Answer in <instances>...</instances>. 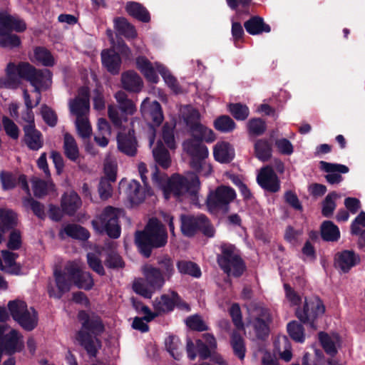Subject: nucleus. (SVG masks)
Here are the masks:
<instances>
[{"label":"nucleus","instance_id":"1","mask_svg":"<svg viewBox=\"0 0 365 365\" xmlns=\"http://www.w3.org/2000/svg\"><path fill=\"white\" fill-rule=\"evenodd\" d=\"M6 78L0 79V87L16 88L21 80L29 82L34 88V92L39 94L36 106L41 100V89L47 87L48 83L51 82L52 73L48 69H38L29 62L20 61L17 64L9 62L5 69Z\"/></svg>","mask_w":365,"mask_h":365},{"label":"nucleus","instance_id":"2","mask_svg":"<svg viewBox=\"0 0 365 365\" xmlns=\"http://www.w3.org/2000/svg\"><path fill=\"white\" fill-rule=\"evenodd\" d=\"M77 317L81 328L76 331L75 339L90 357H96L102 346L99 337L106 331L103 319L97 313L86 310H80Z\"/></svg>","mask_w":365,"mask_h":365},{"label":"nucleus","instance_id":"3","mask_svg":"<svg viewBox=\"0 0 365 365\" xmlns=\"http://www.w3.org/2000/svg\"><path fill=\"white\" fill-rule=\"evenodd\" d=\"M135 243L139 253L149 258L153 250L164 247L168 243L165 225L158 218H150L143 230L135 232Z\"/></svg>","mask_w":365,"mask_h":365},{"label":"nucleus","instance_id":"4","mask_svg":"<svg viewBox=\"0 0 365 365\" xmlns=\"http://www.w3.org/2000/svg\"><path fill=\"white\" fill-rule=\"evenodd\" d=\"M220 253L217 255V262L220 269L227 275L241 277L246 269V265L237 253L235 245L222 243L220 246Z\"/></svg>","mask_w":365,"mask_h":365},{"label":"nucleus","instance_id":"5","mask_svg":"<svg viewBox=\"0 0 365 365\" xmlns=\"http://www.w3.org/2000/svg\"><path fill=\"white\" fill-rule=\"evenodd\" d=\"M180 231L183 236L193 237L200 232L207 237H213L215 230L210 220L205 215H197L182 214L180 216Z\"/></svg>","mask_w":365,"mask_h":365},{"label":"nucleus","instance_id":"6","mask_svg":"<svg viewBox=\"0 0 365 365\" xmlns=\"http://www.w3.org/2000/svg\"><path fill=\"white\" fill-rule=\"evenodd\" d=\"M186 153L190 156V167L197 173L203 176H208L212 169L210 164L206 163L209 151L202 142L198 140H187L183 143Z\"/></svg>","mask_w":365,"mask_h":365},{"label":"nucleus","instance_id":"7","mask_svg":"<svg viewBox=\"0 0 365 365\" xmlns=\"http://www.w3.org/2000/svg\"><path fill=\"white\" fill-rule=\"evenodd\" d=\"M92 225L99 233H106L110 238L118 239L121 233L118 209L106 207L98 219L92 221Z\"/></svg>","mask_w":365,"mask_h":365},{"label":"nucleus","instance_id":"8","mask_svg":"<svg viewBox=\"0 0 365 365\" xmlns=\"http://www.w3.org/2000/svg\"><path fill=\"white\" fill-rule=\"evenodd\" d=\"M235 190L229 186L220 185L210 191L206 199L207 210L212 213L221 212L223 214L230 211V203L236 198Z\"/></svg>","mask_w":365,"mask_h":365},{"label":"nucleus","instance_id":"9","mask_svg":"<svg viewBox=\"0 0 365 365\" xmlns=\"http://www.w3.org/2000/svg\"><path fill=\"white\" fill-rule=\"evenodd\" d=\"M8 309L13 319L25 331H31L37 327L38 313L33 307H31V312L25 302L9 301Z\"/></svg>","mask_w":365,"mask_h":365},{"label":"nucleus","instance_id":"10","mask_svg":"<svg viewBox=\"0 0 365 365\" xmlns=\"http://www.w3.org/2000/svg\"><path fill=\"white\" fill-rule=\"evenodd\" d=\"M325 310L324 302L319 297L309 299L305 297L303 306L297 308L295 314L302 323L315 328L316 321L322 317Z\"/></svg>","mask_w":365,"mask_h":365},{"label":"nucleus","instance_id":"11","mask_svg":"<svg viewBox=\"0 0 365 365\" xmlns=\"http://www.w3.org/2000/svg\"><path fill=\"white\" fill-rule=\"evenodd\" d=\"M200 182L199 178L195 175L188 180L186 178L179 174L173 175L168 180L165 195L173 194L176 197H180L185 193L195 195L200 188Z\"/></svg>","mask_w":365,"mask_h":365},{"label":"nucleus","instance_id":"12","mask_svg":"<svg viewBox=\"0 0 365 365\" xmlns=\"http://www.w3.org/2000/svg\"><path fill=\"white\" fill-rule=\"evenodd\" d=\"M140 110L144 120L148 121L149 128L155 136L156 128L159 127L164 120L160 103L157 101H154L148 105L143 102Z\"/></svg>","mask_w":365,"mask_h":365},{"label":"nucleus","instance_id":"13","mask_svg":"<svg viewBox=\"0 0 365 365\" xmlns=\"http://www.w3.org/2000/svg\"><path fill=\"white\" fill-rule=\"evenodd\" d=\"M259 185L266 191L272 193L280 190V181L273 168L267 165L263 167L257 177Z\"/></svg>","mask_w":365,"mask_h":365},{"label":"nucleus","instance_id":"14","mask_svg":"<svg viewBox=\"0 0 365 365\" xmlns=\"http://www.w3.org/2000/svg\"><path fill=\"white\" fill-rule=\"evenodd\" d=\"M66 269L73 279V284L78 289L89 291L93 287L94 280L90 272L83 271L76 264H71L66 267Z\"/></svg>","mask_w":365,"mask_h":365},{"label":"nucleus","instance_id":"15","mask_svg":"<svg viewBox=\"0 0 365 365\" xmlns=\"http://www.w3.org/2000/svg\"><path fill=\"white\" fill-rule=\"evenodd\" d=\"M118 149L122 153L134 157L137 154L138 141L135 135V130L129 129L128 133H118L117 135Z\"/></svg>","mask_w":365,"mask_h":365},{"label":"nucleus","instance_id":"16","mask_svg":"<svg viewBox=\"0 0 365 365\" xmlns=\"http://www.w3.org/2000/svg\"><path fill=\"white\" fill-rule=\"evenodd\" d=\"M320 168L328 174L325 176L327 181L331 184H338L343 180L340 173H347L349 168L342 164L331 163L326 161L319 162Z\"/></svg>","mask_w":365,"mask_h":365},{"label":"nucleus","instance_id":"17","mask_svg":"<svg viewBox=\"0 0 365 365\" xmlns=\"http://www.w3.org/2000/svg\"><path fill=\"white\" fill-rule=\"evenodd\" d=\"M175 307L179 308H187L188 304L185 302L178 293L171 291L170 294H163L160 302L157 304L155 309L164 313L172 312Z\"/></svg>","mask_w":365,"mask_h":365},{"label":"nucleus","instance_id":"18","mask_svg":"<svg viewBox=\"0 0 365 365\" xmlns=\"http://www.w3.org/2000/svg\"><path fill=\"white\" fill-rule=\"evenodd\" d=\"M54 278L58 292L53 289H48V293L50 297L60 299L63 295L69 292L73 283V279L68 274V272H62L61 270H56L54 272Z\"/></svg>","mask_w":365,"mask_h":365},{"label":"nucleus","instance_id":"19","mask_svg":"<svg viewBox=\"0 0 365 365\" xmlns=\"http://www.w3.org/2000/svg\"><path fill=\"white\" fill-rule=\"evenodd\" d=\"M101 56L102 65L107 71L113 76L119 74L122 63L119 53L113 49H104Z\"/></svg>","mask_w":365,"mask_h":365},{"label":"nucleus","instance_id":"20","mask_svg":"<svg viewBox=\"0 0 365 365\" xmlns=\"http://www.w3.org/2000/svg\"><path fill=\"white\" fill-rule=\"evenodd\" d=\"M24 142L31 150L37 151L43 146L42 133L36 128V125H24Z\"/></svg>","mask_w":365,"mask_h":365},{"label":"nucleus","instance_id":"21","mask_svg":"<svg viewBox=\"0 0 365 365\" xmlns=\"http://www.w3.org/2000/svg\"><path fill=\"white\" fill-rule=\"evenodd\" d=\"M158 269L153 265H148L143 268L145 282L155 291L161 289L167 280Z\"/></svg>","mask_w":365,"mask_h":365},{"label":"nucleus","instance_id":"22","mask_svg":"<svg viewBox=\"0 0 365 365\" xmlns=\"http://www.w3.org/2000/svg\"><path fill=\"white\" fill-rule=\"evenodd\" d=\"M205 342L201 339L196 340V350L202 360H206L211 356L212 351L217 349L216 339L212 334L205 333L202 335Z\"/></svg>","mask_w":365,"mask_h":365},{"label":"nucleus","instance_id":"23","mask_svg":"<svg viewBox=\"0 0 365 365\" xmlns=\"http://www.w3.org/2000/svg\"><path fill=\"white\" fill-rule=\"evenodd\" d=\"M120 81L123 89L129 92L138 93L143 86L141 77L132 70L123 72L121 74Z\"/></svg>","mask_w":365,"mask_h":365},{"label":"nucleus","instance_id":"24","mask_svg":"<svg viewBox=\"0 0 365 365\" xmlns=\"http://www.w3.org/2000/svg\"><path fill=\"white\" fill-rule=\"evenodd\" d=\"M17 224V215L13 210L0 209V244L3 241V235L9 230H16Z\"/></svg>","mask_w":365,"mask_h":365},{"label":"nucleus","instance_id":"25","mask_svg":"<svg viewBox=\"0 0 365 365\" xmlns=\"http://www.w3.org/2000/svg\"><path fill=\"white\" fill-rule=\"evenodd\" d=\"M246 31L252 35L256 36L263 33H269L271 27L266 24L264 19L259 16H252L244 23Z\"/></svg>","mask_w":365,"mask_h":365},{"label":"nucleus","instance_id":"26","mask_svg":"<svg viewBox=\"0 0 365 365\" xmlns=\"http://www.w3.org/2000/svg\"><path fill=\"white\" fill-rule=\"evenodd\" d=\"M128 14L138 21L148 23L150 21V14L148 10L140 3L128 1L125 7Z\"/></svg>","mask_w":365,"mask_h":365},{"label":"nucleus","instance_id":"27","mask_svg":"<svg viewBox=\"0 0 365 365\" xmlns=\"http://www.w3.org/2000/svg\"><path fill=\"white\" fill-rule=\"evenodd\" d=\"M1 255L5 263L4 268L1 271L11 275L21 274L22 267L16 261L19 257V254L5 250L1 251Z\"/></svg>","mask_w":365,"mask_h":365},{"label":"nucleus","instance_id":"28","mask_svg":"<svg viewBox=\"0 0 365 365\" xmlns=\"http://www.w3.org/2000/svg\"><path fill=\"white\" fill-rule=\"evenodd\" d=\"M338 267L344 272H348L359 261V257L352 250H344L336 255Z\"/></svg>","mask_w":365,"mask_h":365},{"label":"nucleus","instance_id":"29","mask_svg":"<svg viewBox=\"0 0 365 365\" xmlns=\"http://www.w3.org/2000/svg\"><path fill=\"white\" fill-rule=\"evenodd\" d=\"M135 62L137 68L148 82L152 83H157L158 82V76L151 62L145 56H138Z\"/></svg>","mask_w":365,"mask_h":365},{"label":"nucleus","instance_id":"30","mask_svg":"<svg viewBox=\"0 0 365 365\" xmlns=\"http://www.w3.org/2000/svg\"><path fill=\"white\" fill-rule=\"evenodd\" d=\"M81 204L82 202L80 197L75 192H71L68 195L65 194L62 197V211L69 216L74 215L78 209L81 207Z\"/></svg>","mask_w":365,"mask_h":365},{"label":"nucleus","instance_id":"31","mask_svg":"<svg viewBox=\"0 0 365 365\" xmlns=\"http://www.w3.org/2000/svg\"><path fill=\"white\" fill-rule=\"evenodd\" d=\"M213 155L215 160L221 163H229L234 158L230 144L224 141L215 145Z\"/></svg>","mask_w":365,"mask_h":365},{"label":"nucleus","instance_id":"32","mask_svg":"<svg viewBox=\"0 0 365 365\" xmlns=\"http://www.w3.org/2000/svg\"><path fill=\"white\" fill-rule=\"evenodd\" d=\"M114 28L117 32L127 39L136 38L138 34L135 26L125 17H116L114 19Z\"/></svg>","mask_w":365,"mask_h":365},{"label":"nucleus","instance_id":"33","mask_svg":"<svg viewBox=\"0 0 365 365\" xmlns=\"http://www.w3.org/2000/svg\"><path fill=\"white\" fill-rule=\"evenodd\" d=\"M320 236L324 242H337L340 231L332 221L325 220L320 225Z\"/></svg>","mask_w":365,"mask_h":365},{"label":"nucleus","instance_id":"34","mask_svg":"<svg viewBox=\"0 0 365 365\" xmlns=\"http://www.w3.org/2000/svg\"><path fill=\"white\" fill-rule=\"evenodd\" d=\"M190 130L192 133V138L189 140L212 143L215 140V135L214 132L201 123L195 125V126L191 128Z\"/></svg>","mask_w":365,"mask_h":365},{"label":"nucleus","instance_id":"35","mask_svg":"<svg viewBox=\"0 0 365 365\" xmlns=\"http://www.w3.org/2000/svg\"><path fill=\"white\" fill-rule=\"evenodd\" d=\"M108 247L109 250L104 260L106 267L113 269L123 268L125 267V262L122 257L115 250V242H109Z\"/></svg>","mask_w":365,"mask_h":365},{"label":"nucleus","instance_id":"36","mask_svg":"<svg viewBox=\"0 0 365 365\" xmlns=\"http://www.w3.org/2000/svg\"><path fill=\"white\" fill-rule=\"evenodd\" d=\"M63 150L66 157L73 162L79 158V150L75 138L68 133L63 136Z\"/></svg>","mask_w":365,"mask_h":365},{"label":"nucleus","instance_id":"37","mask_svg":"<svg viewBox=\"0 0 365 365\" xmlns=\"http://www.w3.org/2000/svg\"><path fill=\"white\" fill-rule=\"evenodd\" d=\"M270 322L271 319L269 316L265 317L264 319L260 317H257L254 319L252 322V327L256 337L258 339L264 340L268 337L269 334Z\"/></svg>","mask_w":365,"mask_h":365},{"label":"nucleus","instance_id":"38","mask_svg":"<svg viewBox=\"0 0 365 365\" xmlns=\"http://www.w3.org/2000/svg\"><path fill=\"white\" fill-rule=\"evenodd\" d=\"M127 193L129 200L133 204H140L145 200V192L143 189L140 182L135 180H132L127 188Z\"/></svg>","mask_w":365,"mask_h":365},{"label":"nucleus","instance_id":"39","mask_svg":"<svg viewBox=\"0 0 365 365\" xmlns=\"http://www.w3.org/2000/svg\"><path fill=\"white\" fill-rule=\"evenodd\" d=\"M255 154L262 162L268 161L272 157V148L271 143L266 139H259L255 143Z\"/></svg>","mask_w":365,"mask_h":365},{"label":"nucleus","instance_id":"40","mask_svg":"<svg viewBox=\"0 0 365 365\" xmlns=\"http://www.w3.org/2000/svg\"><path fill=\"white\" fill-rule=\"evenodd\" d=\"M153 158L157 164L164 169L170 167L171 163L170 153L161 143H158L153 150Z\"/></svg>","mask_w":365,"mask_h":365},{"label":"nucleus","instance_id":"41","mask_svg":"<svg viewBox=\"0 0 365 365\" xmlns=\"http://www.w3.org/2000/svg\"><path fill=\"white\" fill-rule=\"evenodd\" d=\"M178 272L182 274H186L195 278H200L202 272L199 265L192 261L179 260L176 264Z\"/></svg>","mask_w":365,"mask_h":365},{"label":"nucleus","instance_id":"42","mask_svg":"<svg viewBox=\"0 0 365 365\" xmlns=\"http://www.w3.org/2000/svg\"><path fill=\"white\" fill-rule=\"evenodd\" d=\"M165 346L167 351L175 360H180L182 352L180 349L181 341L178 336L170 335L165 340Z\"/></svg>","mask_w":365,"mask_h":365},{"label":"nucleus","instance_id":"43","mask_svg":"<svg viewBox=\"0 0 365 365\" xmlns=\"http://www.w3.org/2000/svg\"><path fill=\"white\" fill-rule=\"evenodd\" d=\"M157 269H159L158 270L163 274L167 280H170L175 273L174 263L172 258L168 255L160 256L157 259Z\"/></svg>","mask_w":365,"mask_h":365},{"label":"nucleus","instance_id":"44","mask_svg":"<svg viewBox=\"0 0 365 365\" xmlns=\"http://www.w3.org/2000/svg\"><path fill=\"white\" fill-rule=\"evenodd\" d=\"M34 56L36 62L46 67H51L55 60L51 51L43 46H36L34 50Z\"/></svg>","mask_w":365,"mask_h":365},{"label":"nucleus","instance_id":"45","mask_svg":"<svg viewBox=\"0 0 365 365\" xmlns=\"http://www.w3.org/2000/svg\"><path fill=\"white\" fill-rule=\"evenodd\" d=\"M64 232L73 239L82 241L87 240L90 237V233L87 229L76 224L67 225L64 227Z\"/></svg>","mask_w":365,"mask_h":365},{"label":"nucleus","instance_id":"46","mask_svg":"<svg viewBox=\"0 0 365 365\" xmlns=\"http://www.w3.org/2000/svg\"><path fill=\"white\" fill-rule=\"evenodd\" d=\"M115 98L118 103L119 109L125 114L133 115L135 110V106L133 102L128 99L127 94L119 91L115 94Z\"/></svg>","mask_w":365,"mask_h":365},{"label":"nucleus","instance_id":"47","mask_svg":"<svg viewBox=\"0 0 365 365\" xmlns=\"http://www.w3.org/2000/svg\"><path fill=\"white\" fill-rule=\"evenodd\" d=\"M287 332L289 336L295 341L303 343L305 340L304 328L303 325L295 320L287 324Z\"/></svg>","mask_w":365,"mask_h":365},{"label":"nucleus","instance_id":"48","mask_svg":"<svg viewBox=\"0 0 365 365\" xmlns=\"http://www.w3.org/2000/svg\"><path fill=\"white\" fill-rule=\"evenodd\" d=\"M21 44L20 37L11 32H6L0 35V47L9 50L18 48Z\"/></svg>","mask_w":365,"mask_h":365},{"label":"nucleus","instance_id":"49","mask_svg":"<svg viewBox=\"0 0 365 365\" xmlns=\"http://www.w3.org/2000/svg\"><path fill=\"white\" fill-rule=\"evenodd\" d=\"M339 197L335 191L329 192L322 202V214L325 217H330L332 216L334 210L336 209V204L335 200Z\"/></svg>","mask_w":365,"mask_h":365},{"label":"nucleus","instance_id":"50","mask_svg":"<svg viewBox=\"0 0 365 365\" xmlns=\"http://www.w3.org/2000/svg\"><path fill=\"white\" fill-rule=\"evenodd\" d=\"M214 127L222 133L232 132L236 127L235 121L229 115H221L214 121Z\"/></svg>","mask_w":365,"mask_h":365},{"label":"nucleus","instance_id":"51","mask_svg":"<svg viewBox=\"0 0 365 365\" xmlns=\"http://www.w3.org/2000/svg\"><path fill=\"white\" fill-rule=\"evenodd\" d=\"M231 345L234 354L240 359L245 356L246 348L243 338L237 333L232 334L231 336Z\"/></svg>","mask_w":365,"mask_h":365},{"label":"nucleus","instance_id":"52","mask_svg":"<svg viewBox=\"0 0 365 365\" xmlns=\"http://www.w3.org/2000/svg\"><path fill=\"white\" fill-rule=\"evenodd\" d=\"M229 111L232 115L237 120H245L250 114L249 108L240 103H230Z\"/></svg>","mask_w":365,"mask_h":365},{"label":"nucleus","instance_id":"53","mask_svg":"<svg viewBox=\"0 0 365 365\" xmlns=\"http://www.w3.org/2000/svg\"><path fill=\"white\" fill-rule=\"evenodd\" d=\"M156 69L164 79L165 83L174 91L178 89V83L177 79L171 74L170 71L163 65L155 63Z\"/></svg>","mask_w":365,"mask_h":365},{"label":"nucleus","instance_id":"54","mask_svg":"<svg viewBox=\"0 0 365 365\" xmlns=\"http://www.w3.org/2000/svg\"><path fill=\"white\" fill-rule=\"evenodd\" d=\"M89 101L86 98L75 99L70 105L71 111L77 118H83V115L89 109Z\"/></svg>","mask_w":365,"mask_h":365},{"label":"nucleus","instance_id":"55","mask_svg":"<svg viewBox=\"0 0 365 365\" xmlns=\"http://www.w3.org/2000/svg\"><path fill=\"white\" fill-rule=\"evenodd\" d=\"M267 126L265 121L259 118H254L249 120L247 123V129L250 134L259 136L266 130Z\"/></svg>","mask_w":365,"mask_h":365},{"label":"nucleus","instance_id":"56","mask_svg":"<svg viewBox=\"0 0 365 365\" xmlns=\"http://www.w3.org/2000/svg\"><path fill=\"white\" fill-rule=\"evenodd\" d=\"M131 302L133 307L138 313H143L145 314L144 319L146 322H151L155 317H157V314L153 312L150 309L147 305H145L140 300L135 297H132Z\"/></svg>","mask_w":365,"mask_h":365},{"label":"nucleus","instance_id":"57","mask_svg":"<svg viewBox=\"0 0 365 365\" xmlns=\"http://www.w3.org/2000/svg\"><path fill=\"white\" fill-rule=\"evenodd\" d=\"M319 340L322 348L327 354L334 356L337 353L334 342L327 333L320 331L319 333Z\"/></svg>","mask_w":365,"mask_h":365},{"label":"nucleus","instance_id":"58","mask_svg":"<svg viewBox=\"0 0 365 365\" xmlns=\"http://www.w3.org/2000/svg\"><path fill=\"white\" fill-rule=\"evenodd\" d=\"M252 0H226L228 6L237 12V14H250V6Z\"/></svg>","mask_w":365,"mask_h":365},{"label":"nucleus","instance_id":"59","mask_svg":"<svg viewBox=\"0 0 365 365\" xmlns=\"http://www.w3.org/2000/svg\"><path fill=\"white\" fill-rule=\"evenodd\" d=\"M87 257V263L89 267L95 272H96L100 276H104L106 274V272L104 267L103 266L102 262L100 258L96 256V254L92 252H88L86 255Z\"/></svg>","mask_w":365,"mask_h":365},{"label":"nucleus","instance_id":"60","mask_svg":"<svg viewBox=\"0 0 365 365\" xmlns=\"http://www.w3.org/2000/svg\"><path fill=\"white\" fill-rule=\"evenodd\" d=\"M0 181L4 190H12L17 185V178L11 172L2 170L0 173Z\"/></svg>","mask_w":365,"mask_h":365},{"label":"nucleus","instance_id":"61","mask_svg":"<svg viewBox=\"0 0 365 365\" xmlns=\"http://www.w3.org/2000/svg\"><path fill=\"white\" fill-rule=\"evenodd\" d=\"M186 325L193 331H203L208 330V327L205 324L201 317L197 314L187 317Z\"/></svg>","mask_w":365,"mask_h":365},{"label":"nucleus","instance_id":"62","mask_svg":"<svg viewBox=\"0 0 365 365\" xmlns=\"http://www.w3.org/2000/svg\"><path fill=\"white\" fill-rule=\"evenodd\" d=\"M41 116L44 122L50 127H55L57 124L58 117L53 110L44 104L41 109Z\"/></svg>","mask_w":365,"mask_h":365},{"label":"nucleus","instance_id":"63","mask_svg":"<svg viewBox=\"0 0 365 365\" xmlns=\"http://www.w3.org/2000/svg\"><path fill=\"white\" fill-rule=\"evenodd\" d=\"M2 124L7 135L14 140L18 139L19 128L11 119L7 116H4L2 118Z\"/></svg>","mask_w":365,"mask_h":365},{"label":"nucleus","instance_id":"64","mask_svg":"<svg viewBox=\"0 0 365 365\" xmlns=\"http://www.w3.org/2000/svg\"><path fill=\"white\" fill-rule=\"evenodd\" d=\"M22 245V237L19 230H11L6 246L9 250H18Z\"/></svg>","mask_w":365,"mask_h":365}]
</instances>
